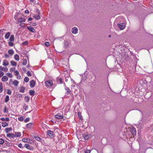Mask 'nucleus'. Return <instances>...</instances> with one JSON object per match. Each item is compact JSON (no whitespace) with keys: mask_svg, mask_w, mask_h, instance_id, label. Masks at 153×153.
<instances>
[{"mask_svg":"<svg viewBox=\"0 0 153 153\" xmlns=\"http://www.w3.org/2000/svg\"><path fill=\"white\" fill-rule=\"evenodd\" d=\"M19 83V82L16 80L13 81V79H11L9 80V83L11 85H13L15 86H17Z\"/></svg>","mask_w":153,"mask_h":153,"instance_id":"1","label":"nucleus"},{"mask_svg":"<svg viewBox=\"0 0 153 153\" xmlns=\"http://www.w3.org/2000/svg\"><path fill=\"white\" fill-rule=\"evenodd\" d=\"M47 134L49 137L51 138H52L54 137L55 134L51 130H48L47 131Z\"/></svg>","mask_w":153,"mask_h":153,"instance_id":"2","label":"nucleus"},{"mask_svg":"<svg viewBox=\"0 0 153 153\" xmlns=\"http://www.w3.org/2000/svg\"><path fill=\"white\" fill-rule=\"evenodd\" d=\"M45 84L46 86L48 87H51L53 84L52 81L51 80L46 81L45 82Z\"/></svg>","mask_w":153,"mask_h":153,"instance_id":"3","label":"nucleus"},{"mask_svg":"<svg viewBox=\"0 0 153 153\" xmlns=\"http://www.w3.org/2000/svg\"><path fill=\"white\" fill-rule=\"evenodd\" d=\"M117 26L121 30H123L125 27V25L124 23H120V24H118Z\"/></svg>","mask_w":153,"mask_h":153,"instance_id":"4","label":"nucleus"},{"mask_svg":"<svg viewBox=\"0 0 153 153\" xmlns=\"http://www.w3.org/2000/svg\"><path fill=\"white\" fill-rule=\"evenodd\" d=\"M16 21L19 23L24 22L25 21V19L24 18H19L17 19Z\"/></svg>","mask_w":153,"mask_h":153,"instance_id":"5","label":"nucleus"},{"mask_svg":"<svg viewBox=\"0 0 153 153\" xmlns=\"http://www.w3.org/2000/svg\"><path fill=\"white\" fill-rule=\"evenodd\" d=\"M82 137L85 140H86L90 137V135L88 134H85L82 135Z\"/></svg>","mask_w":153,"mask_h":153,"instance_id":"6","label":"nucleus"},{"mask_svg":"<svg viewBox=\"0 0 153 153\" xmlns=\"http://www.w3.org/2000/svg\"><path fill=\"white\" fill-rule=\"evenodd\" d=\"M64 87H65V89L66 91V94H69L71 92L70 90V89L68 87H67L66 86V85L65 83L64 84Z\"/></svg>","mask_w":153,"mask_h":153,"instance_id":"7","label":"nucleus"},{"mask_svg":"<svg viewBox=\"0 0 153 153\" xmlns=\"http://www.w3.org/2000/svg\"><path fill=\"white\" fill-rule=\"evenodd\" d=\"M130 131L131 132L132 134L134 136V135H135L136 134V131L135 128L134 127H132L130 130Z\"/></svg>","mask_w":153,"mask_h":153,"instance_id":"8","label":"nucleus"},{"mask_svg":"<svg viewBox=\"0 0 153 153\" xmlns=\"http://www.w3.org/2000/svg\"><path fill=\"white\" fill-rule=\"evenodd\" d=\"M55 117L56 119H60L62 118L63 117V116L59 114H58L56 115L55 116Z\"/></svg>","mask_w":153,"mask_h":153,"instance_id":"9","label":"nucleus"},{"mask_svg":"<svg viewBox=\"0 0 153 153\" xmlns=\"http://www.w3.org/2000/svg\"><path fill=\"white\" fill-rule=\"evenodd\" d=\"M7 136L12 138H14L15 137L14 134H12L11 133L7 134Z\"/></svg>","mask_w":153,"mask_h":153,"instance_id":"10","label":"nucleus"},{"mask_svg":"<svg viewBox=\"0 0 153 153\" xmlns=\"http://www.w3.org/2000/svg\"><path fill=\"white\" fill-rule=\"evenodd\" d=\"M25 147L27 149L30 150H33V148L32 146H30V145L28 144H25Z\"/></svg>","mask_w":153,"mask_h":153,"instance_id":"11","label":"nucleus"},{"mask_svg":"<svg viewBox=\"0 0 153 153\" xmlns=\"http://www.w3.org/2000/svg\"><path fill=\"white\" fill-rule=\"evenodd\" d=\"M27 29L31 32L34 33L35 32V29L33 27H27Z\"/></svg>","mask_w":153,"mask_h":153,"instance_id":"12","label":"nucleus"},{"mask_svg":"<svg viewBox=\"0 0 153 153\" xmlns=\"http://www.w3.org/2000/svg\"><path fill=\"white\" fill-rule=\"evenodd\" d=\"M35 82L33 80H32L30 82V85L31 87H33L35 85Z\"/></svg>","mask_w":153,"mask_h":153,"instance_id":"13","label":"nucleus"},{"mask_svg":"<svg viewBox=\"0 0 153 153\" xmlns=\"http://www.w3.org/2000/svg\"><path fill=\"white\" fill-rule=\"evenodd\" d=\"M9 64L8 62L6 60H4L3 61V65L4 66H8Z\"/></svg>","mask_w":153,"mask_h":153,"instance_id":"14","label":"nucleus"},{"mask_svg":"<svg viewBox=\"0 0 153 153\" xmlns=\"http://www.w3.org/2000/svg\"><path fill=\"white\" fill-rule=\"evenodd\" d=\"M0 70H1L4 72H7L8 71V69L7 67H4L2 66H0Z\"/></svg>","mask_w":153,"mask_h":153,"instance_id":"15","label":"nucleus"},{"mask_svg":"<svg viewBox=\"0 0 153 153\" xmlns=\"http://www.w3.org/2000/svg\"><path fill=\"white\" fill-rule=\"evenodd\" d=\"M78 31V30L77 28L74 27L72 29L71 32L74 34H76L77 33Z\"/></svg>","mask_w":153,"mask_h":153,"instance_id":"16","label":"nucleus"},{"mask_svg":"<svg viewBox=\"0 0 153 153\" xmlns=\"http://www.w3.org/2000/svg\"><path fill=\"white\" fill-rule=\"evenodd\" d=\"M38 13V15H35L34 16V18L37 20H39L40 19V17L39 16V11H37Z\"/></svg>","mask_w":153,"mask_h":153,"instance_id":"17","label":"nucleus"},{"mask_svg":"<svg viewBox=\"0 0 153 153\" xmlns=\"http://www.w3.org/2000/svg\"><path fill=\"white\" fill-rule=\"evenodd\" d=\"M14 134L15 137H20L21 136V134L20 132H15Z\"/></svg>","mask_w":153,"mask_h":153,"instance_id":"18","label":"nucleus"},{"mask_svg":"<svg viewBox=\"0 0 153 153\" xmlns=\"http://www.w3.org/2000/svg\"><path fill=\"white\" fill-rule=\"evenodd\" d=\"M2 80L3 82H6L8 80V77L5 76H3L1 79Z\"/></svg>","mask_w":153,"mask_h":153,"instance_id":"19","label":"nucleus"},{"mask_svg":"<svg viewBox=\"0 0 153 153\" xmlns=\"http://www.w3.org/2000/svg\"><path fill=\"white\" fill-rule=\"evenodd\" d=\"M8 53L11 56L14 53V52L13 49H10L8 51Z\"/></svg>","mask_w":153,"mask_h":153,"instance_id":"20","label":"nucleus"},{"mask_svg":"<svg viewBox=\"0 0 153 153\" xmlns=\"http://www.w3.org/2000/svg\"><path fill=\"white\" fill-rule=\"evenodd\" d=\"M14 58L17 61H18L19 60V56L17 54H16L14 55Z\"/></svg>","mask_w":153,"mask_h":153,"instance_id":"21","label":"nucleus"},{"mask_svg":"<svg viewBox=\"0 0 153 153\" xmlns=\"http://www.w3.org/2000/svg\"><path fill=\"white\" fill-rule=\"evenodd\" d=\"M34 138L35 140H36L38 141H39L40 142H41L42 140V139L38 136H35L34 137Z\"/></svg>","mask_w":153,"mask_h":153,"instance_id":"22","label":"nucleus"},{"mask_svg":"<svg viewBox=\"0 0 153 153\" xmlns=\"http://www.w3.org/2000/svg\"><path fill=\"white\" fill-rule=\"evenodd\" d=\"M5 130L6 132L7 133H8L10 131L12 130V128L11 127L9 128H5Z\"/></svg>","mask_w":153,"mask_h":153,"instance_id":"23","label":"nucleus"},{"mask_svg":"<svg viewBox=\"0 0 153 153\" xmlns=\"http://www.w3.org/2000/svg\"><path fill=\"white\" fill-rule=\"evenodd\" d=\"M57 82L59 84H62V79L61 78H58L57 79Z\"/></svg>","mask_w":153,"mask_h":153,"instance_id":"24","label":"nucleus"},{"mask_svg":"<svg viewBox=\"0 0 153 153\" xmlns=\"http://www.w3.org/2000/svg\"><path fill=\"white\" fill-rule=\"evenodd\" d=\"M11 64L13 66H16L17 65L16 63L13 60H12L10 61Z\"/></svg>","mask_w":153,"mask_h":153,"instance_id":"25","label":"nucleus"},{"mask_svg":"<svg viewBox=\"0 0 153 153\" xmlns=\"http://www.w3.org/2000/svg\"><path fill=\"white\" fill-rule=\"evenodd\" d=\"M9 100V96L7 95L6 97L5 98V99L4 102L5 103H7Z\"/></svg>","mask_w":153,"mask_h":153,"instance_id":"26","label":"nucleus"},{"mask_svg":"<svg viewBox=\"0 0 153 153\" xmlns=\"http://www.w3.org/2000/svg\"><path fill=\"white\" fill-rule=\"evenodd\" d=\"M1 120L3 121H8L9 120V119L8 117L6 118H1Z\"/></svg>","mask_w":153,"mask_h":153,"instance_id":"27","label":"nucleus"},{"mask_svg":"<svg viewBox=\"0 0 153 153\" xmlns=\"http://www.w3.org/2000/svg\"><path fill=\"white\" fill-rule=\"evenodd\" d=\"M33 124L32 123H30L27 124L26 127L27 128H30L32 126Z\"/></svg>","mask_w":153,"mask_h":153,"instance_id":"28","label":"nucleus"},{"mask_svg":"<svg viewBox=\"0 0 153 153\" xmlns=\"http://www.w3.org/2000/svg\"><path fill=\"white\" fill-rule=\"evenodd\" d=\"M14 36L13 35H11L9 39V40L10 42H13L14 41Z\"/></svg>","mask_w":153,"mask_h":153,"instance_id":"29","label":"nucleus"},{"mask_svg":"<svg viewBox=\"0 0 153 153\" xmlns=\"http://www.w3.org/2000/svg\"><path fill=\"white\" fill-rule=\"evenodd\" d=\"M10 33L9 32L7 33L5 35V38L6 39H8L10 36Z\"/></svg>","mask_w":153,"mask_h":153,"instance_id":"30","label":"nucleus"},{"mask_svg":"<svg viewBox=\"0 0 153 153\" xmlns=\"http://www.w3.org/2000/svg\"><path fill=\"white\" fill-rule=\"evenodd\" d=\"M25 87H22L20 90V92L22 93H24L25 92Z\"/></svg>","mask_w":153,"mask_h":153,"instance_id":"31","label":"nucleus"},{"mask_svg":"<svg viewBox=\"0 0 153 153\" xmlns=\"http://www.w3.org/2000/svg\"><path fill=\"white\" fill-rule=\"evenodd\" d=\"M1 125H2V127H4L7 126H8V124L7 123L4 122H2V123Z\"/></svg>","mask_w":153,"mask_h":153,"instance_id":"32","label":"nucleus"},{"mask_svg":"<svg viewBox=\"0 0 153 153\" xmlns=\"http://www.w3.org/2000/svg\"><path fill=\"white\" fill-rule=\"evenodd\" d=\"M5 30H6V29H0V35H3V31Z\"/></svg>","mask_w":153,"mask_h":153,"instance_id":"33","label":"nucleus"},{"mask_svg":"<svg viewBox=\"0 0 153 153\" xmlns=\"http://www.w3.org/2000/svg\"><path fill=\"white\" fill-rule=\"evenodd\" d=\"M30 94L31 95H33L35 93V91L34 90H30Z\"/></svg>","mask_w":153,"mask_h":153,"instance_id":"34","label":"nucleus"},{"mask_svg":"<svg viewBox=\"0 0 153 153\" xmlns=\"http://www.w3.org/2000/svg\"><path fill=\"white\" fill-rule=\"evenodd\" d=\"M18 120L20 121H22L24 120V119L23 117H19L18 118Z\"/></svg>","mask_w":153,"mask_h":153,"instance_id":"35","label":"nucleus"},{"mask_svg":"<svg viewBox=\"0 0 153 153\" xmlns=\"http://www.w3.org/2000/svg\"><path fill=\"white\" fill-rule=\"evenodd\" d=\"M24 81L26 82H28L29 80V78L27 77H26L25 79H24Z\"/></svg>","mask_w":153,"mask_h":153,"instance_id":"36","label":"nucleus"},{"mask_svg":"<svg viewBox=\"0 0 153 153\" xmlns=\"http://www.w3.org/2000/svg\"><path fill=\"white\" fill-rule=\"evenodd\" d=\"M22 64L24 65H25L27 64V60L26 59H25L24 60Z\"/></svg>","mask_w":153,"mask_h":153,"instance_id":"37","label":"nucleus"},{"mask_svg":"<svg viewBox=\"0 0 153 153\" xmlns=\"http://www.w3.org/2000/svg\"><path fill=\"white\" fill-rule=\"evenodd\" d=\"M28 44V42L27 41H25L22 43V45H27Z\"/></svg>","mask_w":153,"mask_h":153,"instance_id":"38","label":"nucleus"},{"mask_svg":"<svg viewBox=\"0 0 153 153\" xmlns=\"http://www.w3.org/2000/svg\"><path fill=\"white\" fill-rule=\"evenodd\" d=\"M3 90V87L2 84H0V93H1Z\"/></svg>","mask_w":153,"mask_h":153,"instance_id":"39","label":"nucleus"},{"mask_svg":"<svg viewBox=\"0 0 153 153\" xmlns=\"http://www.w3.org/2000/svg\"><path fill=\"white\" fill-rule=\"evenodd\" d=\"M7 75L9 77L11 78L13 76L12 74L10 73H7Z\"/></svg>","mask_w":153,"mask_h":153,"instance_id":"40","label":"nucleus"},{"mask_svg":"<svg viewBox=\"0 0 153 153\" xmlns=\"http://www.w3.org/2000/svg\"><path fill=\"white\" fill-rule=\"evenodd\" d=\"M4 143V140L1 138H0V144H2Z\"/></svg>","mask_w":153,"mask_h":153,"instance_id":"41","label":"nucleus"},{"mask_svg":"<svg viewBox=\"0 0 153 153\" xmlns=\"http://www.w3.org/2000/svg\"><path fill=\"white\" fill-rule=\"evenodd\" d=\"M23 108L25 110H26L27 109L28 106L25 104H24L23 105Z\"/></svg>","mask_w":153,"mask_h":153,"instance_id":"42","label":"nucleus"},{"mask_svg":"<svg viewBox=\"0 0 153 153\" xmlns=\"http://www.w3.org/2000/svg\"><path fill=\"white\" fill-rule=\"evenodd\" d=\"M14 73L15 74V75L16 76L18 75L19 74V71H18L17 70L15 71H14Z\"/></svg>","mask_w":153,"mask_h":153,"instance_id":"43","label":"nucleus"},{"mask_svg":"<svg viewBox=\"0 0 153 153\" xmlns=\"http://www.w3.org/2000/svg\"><path fill=\"white\" fill-rule=\"evenodd\" d=\"M3 112L4 113H5L7 112V107L6 106H5L4 107Z\"/></svg>","mask_w":153,"mask_h":153,"instance_id":"44","label":"nucleus"},{"mask_svg":"<svg viewBox=\"0 0 153 153\" xmlns=\"http://www.w3.org/2000/svg\"><path fill=\"white\" fill-rule=\"evenodd\" d=\"M8 45L10 46H13V43L11 42H8Z\"/></svg>","mask_w":153,"mask_h":153,"instance_id":"45","label":"nucleus"},{"mask_svg":"<svg viewBox=\"0 0 153 153\" xmlns=\"http://www.w3.org/2000/svg\"><path fill=\"white\" fill-rule=\"evenodd\" d=\"M7 93L9 95H11L12 94V92L10 90L8 89L7 91Z\"/></svg>","mask_w":153,"mask_h":153,"instance_id":"46","label":"nucleus"},{"mask_svg":"<svg viewBox=\"0 0 153 153\" xmlns=\"http://www.w3.org/2000/svg\"><path fill=\"white\" fill-rule=\"evenodd\" d=\"M27 74L28 76H30L31 75V73L30 71H28Z\"/></svg>","mask_w":153,"mask_h":153,"instance_id":"47","label":"nucleus"},{"mask_svg":"<svg viewBox=\"0 0 153 153\" xmlns=\"http://www.w3.org/2000/svg\"><path fill=\"white\" fill-rule=\"evenodd\" d=\"M45 45L47 46H48L50 45V44L48 42H45Z\"/></svg>","mask_w":153,"mask_h":153,"instance_id":"48","label":"nucleus"},{"mask_svg":"<svg viewBox=\"0 0 153 153\" xmlns=\"http://www.w3.org/2000/svg\"><path fill=\"white\" fill-rule=\"evenodd\" d=\"M18 147H19V148H23V147L22 146V144L21 143H19L18 145Z\"/></svg>","mask_w":153,"mask_h":153,"instance_id":"49","label":"nucleus"},{"mask_svg":"<svg viewBox=\"0 0 153 153\" xmlns=\"http://www.w3.org/2000/svg\"><path fill=\"white\" fill-rule=\"evenodd\" d=\"M4 74V73L3 72L0 71V77H1V76H3Z\"/></svg>","mask_w":153,"mask_h":153,"instance_id":"50","label":"nucleus"},{"mask_svg":"<svg viewBox=\"0 0 153 153\" xmlns=\"http://www.w3.org/2000/svg\"><path fill=\"white\" fill-rule=\"evenodd\" d=\"M30 120V118L29 117L26 118L25 120V122H28Z\"/></svg>","mask_w":153,"mask_h":153,"instance_id":"51","label":"nucleus"},{"mask_svg":"<svg viewBox=\"0 0 153 153\" xmlns=\"http://www.w3.org/2000/svg\"><path fill=\"white\" fill-rule=\"evenodd\" d=\"M15 69V68H11L10 69V71L11 72H13V71Z\"/></svg>","mask_w":153,"mask_h":153,"instance_id":"52","label":"nucleus"},{"mask_svg":"<svg viewBox=\"0 0 153 153\" xmlns=\"http://www.w3.org/2000/svg\"><path fill=\"white\" fill-rule=\"evenodd\" d=\"M27 139H22V141L24 142H27Z\"/></svg>","mask_w":153,"mask_h":153,"instance_id":"53","label":"nucleus"},{"mask_svg":"<svg viewBox=\"0 0 153 153\" xmlns=\"http://www.w3.org/2000/svg\"><path fill=\"white\" fill-rule=\"evenodd\" d=\"M17 76V79H21V76L20 75H18Z\"/></svg>","mask_w":153,"mask_h":153,"instance_id":"54","label":"nucleus"},{"mask_svg":"<svg viewBox=\"0 0 153 153\" xmlns=\"http://www.w3.org/2000/svg\"><path fill=\"white\" fill-rule=\"evenodd\" d=\"M4 56L6 58H8L9 57V56L7 53H5L4 54Z\"/></svg>","mask_w":153,"mask_h":153,"instance_id":"55","label":"nucleus"},{"mask_svg":"<svg viewBox=\"0 0 153 153\" xmlns=\"http://www.w3.org/2000/svg\"><path fill=\"white\" fill-rule=\"evenodd\" d=\"M90 151L89 150H87L85 152V153H90Z\"/></svg>","mask_w":153,"mask_h":153,"instance_id":"56","label":"nucleus"},{"mask_svg":"<svg viewBox=\"0 0 153 153\" xmlns=\"http://www.w3.org/2000/svg\"><path fill=\"white\" fill-rule=\"evenodd\" d=\"M25 13H29V11L28 10H26L25 11Z\"/></svg>","mask_w":153,"mask_h":153,"instance_id":"57","label":"nucleus"},{"mask_svg":"<svg viewBox=\"0 0 153 153\" xmlns=\"http://www.w3.org/2000/svg\"><path fill=\"white\" fill-rule=\"evenodd\" d=\"M24 24L23 23H21L20 24V25L22 27H23L24 26Z\"/></svg>","mask_w":153,"mask_h":153,"instance_id":"58","label":"nucleus"},{"mask_svg":"<svg viewBox=\"0 0 153 153\" xmlns=\"http://www.w3.org/2000/svg\"><path fill=\"white\" fill-rule=\"evenodd\" d=\"M29 100V97H25V101H28Z\"/></svg>","mask_w":153,"mask_h":153,"instance_id":"59","label":"nucleus"},{"mask_svg":"<svg viewBox=\"0 0 153 153\" xmlns=\"http://www.w3.org/2000/svg\"><path fill=\"white\" fill-rule=\"evenodd\" d=\"M32 20V18L31 17L29 18L28 19V21H30Z\"/></svg>","mask_w":153,"mask_h":153,"instance_id":"60","label":"nucleus"},{"mask_svg":"<svg viewBox=\"0 0 153 153\" xmlns=\"http://www.w3.org/2000/svg\"><path fill=\"white\" fill-rule=\"evenodd\" d=\"M36 23H33V26H35L36 25Z\"/></svg>","mask_w":153,"mask_h":153,"instance_id":"61","label":"nucleus"},{"mask_svg":"<svg viewBox=\"0 0 153 153\" xmlns=\"http://www.w3.org/2000/svg\"><path fill=\"white\" fill-rule=\"evenodd\" d=\"M17 18V16H16V15H15V16H14V19H16Z\"/></svg>","mask_w":153,"mask_h":153,"instance_id":"62","label":"nucleus"},{"mask_svg":"<svg viewBox=\"0 0 153 153\" xmlns=\"http://www.w3.org/2000/svg\"><path fill=\"white\" fill-rule=\"evenodd\" d=\"M65 81H66V82H67V81H68V79H65Z\"/></svg>","mask_w":153,"mask_h":153,"instance_id":"63","label":"nucleus"},{"mask_svg":"<svg viewBox=\"0 0 153 153\" xmlns=\"http://www.w3.org/2000/svg\"><path fill=\"white\" fill-rule=\"evenodd\" d=\"M34 0H30V1H31V2H33L34 1Z\"/></svg>","mask_w":153,"mask_h":153,"instance_id":"64","label":"nucleus"}]
</instances>
